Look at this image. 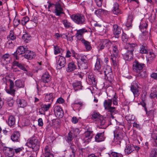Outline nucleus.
Returning a JSON list of instances; mask_svg holds the SVG:
<instances>
[{
  "label": "nucleus",
  "instance_id": "obj_1",
  "mask_svg": "<svg viewBox=\"0 0 157 157\" xmlns=\"http://www.w3.org/2000/svg\"><path fill=\"white\" fill-rule=\"evenodd\" d=\"M124 127V126L121 125L120 127H118L114 132V138L113 142L115 144H120L123 139L125 135L122 130Z\"/></svg>",
  "mask_w": 157,
  "mask_h": 157
},
{
  "label": "nucleus",
  "instance_id": "obj_2",
  "mask_svg": "<svg viewBox=\"0 0 157 157\" xmlns=\"http://www.w3.org/2000/svg\"><path fill=\"white\" fill-rule=\"evenodd\" d=\"M26 145L30 148H31L35 151L38 150L40 148L39 142L37 137L33 136L28 139Z\"/></svg>",
  "mask_w": 157,
  "mask_h": 157
},
{
  "label": "nucleus",
  "instance_id": "obj_3",
  "mask_svg": "<svg viewBox=\"0 0 157 157\" xmlns=\"http://www.w3.org/2000/svg\"><path fill=\"white\" fill-rule=\"evenodd\" d=\"M72 20L77 25H82L86 24V19L85 16L82 14L77 13L73 14L71 16Z\"/></svg>",
  "mask_w": 157,
  "mask_h": 157
},
{
  "label": "nucleus",
  "instance_id": "obj_4",
  "mask_svg": "<svg viewBox=\"0 0 157 157\" xmlns=\"http://www.w3.org/2000/svg\"><path fill=\"white\" fill-rule=\"evenodd\" d=\"M140 88L137 82L134 81L132 83L130 89L135 97H137L139 95L140 92Z\"/></svg>",
  "mask_w": 157,
  "mask_h": 157
},
{
  "label": "nucleus",
  "instance_id": "obj_5",
  "mask_svg": "<svg viewBox=\"0 0 157 157\" xmlns=\"http://www.w3.org/2000/svg\"><path fill=\"white\" fill-rule=\"evenodd\" d=\"M2 80L4 81H6L5 84L6 85L8 83H10L9 89H5L6 92L9 94L14 96L15 94V90L13 88L14 86L13 81L10 79L7 80L6 78H3Z\"/></svg>",
  "mask_w": 157,
  "mask_h": 157
},
{
  "label": "nucleus",
  "instance_id": "obj_6",
  "mask_svg": "<svg viewBox=\"0 0 157 157\" xmlns=\"http://www.w3.org/2000/svg\"><path fill=\"white\" fill-rule=\"evenodd\" d=\"M93 136L92 131L87 130L82 135L81 138L84 143H89Z\"/></svg>",
  "mask_w": 157,
  "mask_h": 157
},
{
  "label": "nucleus",
  "instance_id": "obj_7",
  "mask_svg": "<svg viewBox=\"0 0 157 157\" xmlns=\"http://www.w3.org/2000/svg\"><path fill=\"white\" fill-rule=\"evenodd\" d=\"M28 48L27 47L25 46H21L19 47L17 49V51L13 54L14 59L16 60L19 59L17 55H21L25 53Z\"/></svg>",
  "mask_w": 157,
  "mask_h": 157
},
{
  "label": "nucleus",
  "instance_id": "obj_8",
  "mask_svg": "<svg viewBox=\"0 0 157 157\" xmlns=\"http://www.w3.org/2000/svg\"><path fill=\"white\" fill-rule=\"evenodd\" d=\"M77 32L75 34V36L77 40L82 41L84 40L83 38V35L85 33H87L88 31L85 28H83L76 30Z\"/></svg>",
  "mask_w": 157,
  "mask_h": 157
},
{
  "label": "nucleus",
  "instance_id": "obj_9",
  "mask_svg": "<svg viewBox=\"0 0 157 157\" xmlns=\"http://www.w3.org/2000/svg\"><path fill=\"white\" fill-rule=\"evenodd\" d=\"M55 6L54 13L57 16H60L64 13L63 6L59 3H56Z\"/></svg>",
  "mask_w": 157,
  "mask_h": 157
},
{
  "label": "nucleus",
  "instance_id": "obj_10",
  "mask_svg": "<svg viewBox=\"0 0 157 157\" xmlns=\"http://www.w3.org/2000/svg\"><path fill=\"white\" fill-rule=\"evenodd\" d=\"M56 58L57 63V68L59 69L64 67L66 63L65 58L62 56L56 57Z\"/></svg>",
  "mask_w": 157,
  "mask_h": 157
},
{
  "label": "nucleus",
  "instance_id": "obj_11",
  "mask_svg": "<svg viewBox=\"0 0 157 157\" xmlns=\"http://www.w3.org/2000/svg\"><path fill=\"white\" fill-rule=\"evenodd\" d=\"M133 66L134 71L138 73L142 70L144 67V64L139 62L137 61H135L133 63Z\"/></svg>",
  "mask_w": 157,
  "mask_h": 157
},
{
  "label": "nucleus",
  "instance_id": "obj_12",
  "mask_svg": "<svg viewBox=\"0 0 157 157\" xmlns=\"http://www.w3.org/2000/svg\"><path fill=\"white\" fill-rule=\"evenodd\" d=\"M3 151L5 155L7 157H12L14 154L13 148L4 147Z\"/></svg>",
  "mask_w": 157,
  "mask_h": 157
},
{
  "label": "nucleus",
  "instance_id": "obj_13",
  "mask_svg": "<svg viewBox=\"0 0 157 157\" xmlns=\"http://www.w3.org/2000/svg\"><path fill=\"white\" fill-rule=\"evenodd\" d=\"M137 46L135 43H127L124 46L125 51L133 53L135 48Z\"/></svg>",
  "mask_w": 157,
  "mask_h": 157
},
{
  "label": "nucleus",
  "instance_id": "obj_14",
  "mask_svg": "<svg viewBox=\"0 0 157 157\" xmlns=\"http://www.w3.org/2000/svg\"><path fill=\"white\" fill-rule=\"evenodd\" d=\"M121 28L117 25L114 24L113 26V33L115 37L118 38L121 33Z\"/></svg>",
  "mask_w": 157,
  "mask_h": 157
},
{
  "label": "nucleus",
  "instance_id": "obj_15",
  "mask_svg": "<svg viewBox=\"0 0 157 157\" xmlns=\"http://www.w3.org/2000/svg\"><path fill=\"white\" fill-rule=\"evenodd\" d=\"M136 148L135 146L132 144H128L126 145L124 150L125 154L126 155H128L132 152Z\"/></svg>",
  "mask_w": 157,
  "mask_h": 157
},
{
  "label": "nucleus",
  "instance_id": "obj_16",
  "mask_svg": "<svg viewBox=\"0 0 157 157\" xmlns=\"http://www.w3.org/2000/svg\"><path fill=\"white\" fill-rule=\"evenodd\" d=\"M20 133L18 131L14 132L11 136V139L13 142H18L20 140Z\"/></svg>",
  "mask_w": 157,
  "mask_h": 157
},
{
  "label": "nucleus",
  "instance_id": "obj_17",
  "mask_svg": "<svg viewBox=\"0 0 157 157\" xmlns=\"http://www.w3.org/2000/svg\"><path fill=\"white\" fill-rule=\"evenodd\" d=\"M72 86L75 91L82 89V86L81 81H76L72 83Z\"/></svg>",
  "mask_w": 157,
  "mask_h": 157
},
{
  "label": "nucleus",
  "instance_id": "obj_18",
  "mask_svg": "<svg viewBox=\"0 0 157 157\" xmlns=\"http://www.w3.org/2000/svg\"><path fill=\"white\" fill-rule=\"evenodd\" d=\"M104 132L98 133L97 134L95 137V141L97 142H100L103 141L105 139L104 136Z\"/></svg>",
  "mask_w": 157,
  "mask_h": 157
},
{
  "label": "nucleus",
  "instance_id": "obj_19",
  "mask_svg": "<svg viewBox=\"0 0 157 157\" xmlns=\"http://www.w3.org/2000/svg\"><path fill=\"white\" fill-rule=\"evenodd\" d=\"M125 119L128 121V123L131 125L133 122H136V119L135 118V116L132 114L127 115L125 117Z\"/></svg>",
  "mask_w": 157,
  "mask_h": 157
},
{
  "label": "nucleus",
  "instance_id": "obj_20",
  "mask_svg": "<svg viewBox=\"0 0 157 157\" xmlns=\"http://www.w3.org/2000/svg\"><path fill=\"white\" fill-rule=\"evenodd\" d=\"M24 56L25 58L29 59H31L35 57L36 55L34 52L27 50L26 54Z\"/></svg>",
  "mask_w": 157,
  "mask_h": 157
},
{
  "label": "nucleus",
  "instance_id": "obj_21",
  "mask_svg": "<svg viewBox=\"0 0 157 157\" xmlns=\"http://www.w3.org/2000/svg\"><path fill=\"white\" fill-rule=\"evenodd\" d=\"M103 72H104L105 75L107 76L108 77V76L107 75L109 74H112V70L110 67L108 65H105L104 67V68L102 71H101V73L102 74Z\"/></svg>",
  "mask_w": 157,
  "mask_h": 157
},
{
  "label": "nucleus",
  "instance_id": "obj_22",
  "mask_svg": "<svg viewBox=\"0 0 157 157\" xmlns=\"http://www.w3.org/2000/svg\"><path fill=\"white\" fill-rule=\"evenodd\" d=\"M16 102L17 106L19 107L24 108L27 105V102L24 99L18 98L16 100Z\"/></svg>",
  "mask_w": 157,
  "mask_h": 157
},
{
  "label": "nucleus",
  "instance_id": "obj_23",
  "mask_svg": "<svg viewBox=\"0 0 157 157\" xmlns=\"http://www.w3.org/2000/svg\"><path fill=\"white\" fill-rule=\"evenodd\" d=\"M44 100L47 102L52 103L54 98L53 94L52 93L44 94Z\"/></svg>",
  "mask_w": 157,
  "mask_h": 157
},
{
  "label": "nucleus",
  "instance_id": "obj_24",
  "mask_svg": "<svg viewBox=\"0 0 157 157\" xmlns=\"http://www.w3.org/2000/svg\"><path fill=\"white\" fill-rule=\"evenodd\" d=\"M51 79L50 76L48 72H46L44 74L41 78L42 81L45 83H48Z\"/></svg>",
  "mask_w": 157,
  "mask_h": 157
},
{
  "label": "nucleus",
  "instance_id": "obj_25",
  "mask_svg": "<svg viewBox=\"0 0 157 157\" xmlns=\"http://www.w3.org/2000/svg\"><path fill=\"white\" fill-rule=\"evenodd\" d=\"M112 12L113 14L116 15L121 13V12L119 8V5L118 3L115 2L114 3Z\"/></svg>",
  "mask_w": 157,
  "mask_h": 157
},
{
  "label": "nucleus",
  "instance_id": "obj_26",
  "mask_svg": "<svg viewBox=\"0 0 157 157\" xmlns=\"http://www.w3.org/2000/svg\"><path fill=\"white\" fill-rule=\"evenodd\" d=\"M118 43L116 41H115L112 46L113 54L114 56H117L118 55L119 51L118 49Z\"/></svg>",
  "mask_w": 157,
  "mask_h": 157
},
{
  "label": "nucleus",
  "instance_id": "obj_27",
  "mask_svg": "<svg viewBox=\"0 0 157 157\" xmlns=\"http://www.w3.org/2000/svg\"><path fill=\"white\" fill-rule=\"evenodd\" d=\"M125 53L123 54V57L126 60H131L133 57V53L125 51Z\"/></svg>",
  "mask_w": 157,
  "mask_h": 157
},
{
  "label": "nucleus",
  "instance_id": "obj_28",
  "mask_svg": "<svg viewBox=\"0 0 157 157\" xmlns=\"http://www.w3.org/2000/svg\"><path fill=\"white\" fill-rule=\"evenodd\" d=\"M76 68V65L74 62H72L69 63L68 65V67L67 69V72H70L74 71Z\"/></svg>",
  "mask_w": 157,
  "mask_h": 157
},
{
  "label": "nucleus",
  "instance_id": "obj_29",
  "mask_svg": "<svg viewBox=\"0 0 157 157\" xmlns=\"http://www.w3.org/2000/svg\"><path fill=\"white\" fill-rule=\"evenodd\" d=\"M147 60L149 63H150L155 59V55L153 52H149L148 53H147Z\"/></svg>",
  "mask_w": 157,
  "mask_h": 157
},
{
  "label": "nucleus",
  "instance_id": "obj_30",
  "mask_svg": "<svg viewBox=\"0 0 157 157\" xmlns=\"http://www.w3.org/2000/svg\"><path fill=\"white\" fill-rule=\"evenodd\" d=\"M133 19V17L132 14H130L128 16L127 21L126 23L127 27H131L132 25V22Z\"/></svg>",
  "mask_w": 157,
  "mask_h": 157
},
{
  "label": "nucleus",
  "instance_id": "obj_31",
  "mask_svg": "<svg viewBox=\"0 0 157 157\" xmlns=\"http://www.w3.org/2000/svg\"><path fill=\"white\" fill-rule=\"evenodd\" d=\"M112 100L110 99H108L105 100L104 102V106L105 109H109L111 107L112 104Z\"/></svg>",
  "mask_w": 157,
  "mask_h": 157
},
{
  "label": "nucleus",
  "instance_id": "obj_32",
  "mask_svg": "<svg viewBox=\"0 0 157 157\" xmlns=\"http://www.w3.org/2000/svg\"><path fill=\"white\" fill-rule=\"evenodd\" d=\"M88 78L89 81L90 83L92 84L93 85H96L97 84V81L94 75L92 74H90L88 75Z\"/></svg>",
  "mask_w": 157,
  "mask_h": 157
},
{
  "label": "nucleus",
  "instance_id": "obj_33",
  "mask_svg": "<svg viewBox=\"0 0 157 157\" xmlns=\"http://www.w3.org/2000/svg\"><path fill=\"white\" fill-rule=\"evenodd\" d=\"M140 53L141 54H147L148 50L147 47L145 44L140 46L139 49Z\"/></svg>",
  "mask_w": 157,
  "mask_h": 157
},
{
  "label": "nucleus",
  "instance_id": "obj_34",
  "mask_svg": "<svg viewBox=\"0 0 157 157\" xmlns=\"http://www.w3.org/2000/svg\"><path fill=\"white\" fill-rule=\"evenodd\" d=\"M81 41L84 44L87 51H89L91 49L92 47L91 46L90 42L85 39L82 40Z\"/></svg>",
  "mask_w": 157,
  "mask_h": 157
},
{
  "label": "nucleus",
  "instance_id": "obj_35",
  "mask_svg": "<svg viewBox=\"0 0 157 157\" xmlns=\"http://www.w3.org/2000/svg\"><path fill=\"white\" fill-rule=\"evenodd\" d=\"M101 116L98 113L94 112L91 115V118L95 121H98Z\"/></svg>",
  "mask_w": 157,
  "mask_h": 157
},
{
  "label": "nucleus",
  "instance_id": "obj_36",
  "mask_svg": "<svg viewBox=\"0 0 157 157\" xmlns=\"http://www.w3.org/2000/svg\"><path fill=\"white\" fill-rule=\"evenodd\" d=\"M13 66H17L20 69L24 71H27V69L25 68L24 65L21 63H19L17 61H14L13 63Z\"/></svg>",
  "mask_w": 157,
  "mask_h": 157
},
{
  "label": "nucleus",
  "instance_id": "obj_37",
  "mask_svg": "<svg viewBox=\"0 0 157 157\" xmlns=\"http://www.w3.org/2000/svg\"><path fill=\"white\" fill-rule=\"evenodd\" d=\"M114 42L113 41L111 42L107 40H104V44H105V47L108 49H109L110 47L112 46L113 45L114 43Z\"/></svg>",
  "mask_w": 157,
  "mask_h": 157
},
{
  "label": "nucleus",
  "instance_id": "obj_38",
  "mask_svg": "<svg viewBox=\"0 0 157 157\" xmlns=\"http://www.w3.org/2000/svg\"><path fill=\"white\" fill-rule=\"evenodd\" d=\"M106 110H108V112L111 113V116H110V118L114 119V117L113 116V114H115L117 111L116 110L115 108L114 107H112L111 106L109 108V109H107Z\"/></svg>",
  "mask_w": 157,
  "mask_h": 157
},
{
  "label": "nucleus",
  "instance_id": "obj_39",
  "mask_svg": "<svg viewBox=\"0 0 157 157\" xmlns=\"http://www.w3.org/2000/svg\"><path fill=\"white\" fill-rule=\"evenodd\" d=\"M22 39L25 43H28L31 40V36L28 34L25 33L23 35Z\"/></svg>",
  "mask_w": 157,
  "mask_h": 157
},
{
  "label": "nucleus",
  "instance_id": "obj_40",
  "mask_svg": "<svg viewBox=\"0 0 157 157\" xmlns=\"http://www.w3.org/2000/svg\"><path fill=\"white\" fill-rule=\"evenodd\" d=\"M15 123V119L13 116H10L8 119V124L12 126L14 125Z\"/></svg>",
  "mask_w": 157,
  "mask_h": 157
},
{
  "label": "nucleus",
  "instance_id": "obj_41",
  "mask_svg": "<svg viewBox=\"0 0 157 157\" xmlns=\"http://www.w3.org/2000/svg\"><path fill=\"white\" fill-rule=\"evenodd\" d=\"M147 22L145 21H142L140 23V24L139 26L140 28L141 31H144V29H146L147 26Z\"/></svg>",
  "mask_w": 157,
  "mask_h": 157
},
{
  "label": "nucleus",
  "instance_id": "obj_42",
  "mask_svg": "<svg viewBox=\"0 0 157 157\" xmlns=\"http://www.w3.org/2000/svg\"><path fill=\"white\" fill-rule=\"evenodd\" d=\"M51 105V103H49L47 104H42L41 105V108L44 111H47L50 108Z\"/></svg>",
  "mask_w": 157,
  "mask_h": 157
},
{
  "label": "nucleus",
  "instance_id": "obj_43",
  "mask_svg": "<svg viewBox=\"0 0 157 157\" xmlns=\"http://www.w3.org/2000/svg\"><path fill=\"white\" fill-rule=\"evenodd\" d=\"M62 22L64 25V27L66 29L72 27L71 23L67 20L64 19L62 20Z\"/></svg>",
  "mask_w": 157,
  "mask_h": 157
},
{
  "label": "nucleus",
  "instance_id": "obj_44",
  "mask_svg": "<svg viewBox=\"0 0 157 157\" xmlns=\"http://www.w3.org/2000/svg\"><path fill=\"white\" fill-rule=\"evenodd\" d=\"M10 40H14L16 38V35L14 34L13 31H10V34L8 37Z\"/></svg>",
  "mask_w": 157,
  "mask_h": 157
},
{
  "label": "nucleus",
  "instance_id": "obj_45",
  "mask_svg": "<svg viewBox=\"0 0 157 157\" xmlns=\"http://www.w3.org/2000/svg\"><path fill=\"white\" fill-rule=\"evenodd\" d=\"M16 86L19 88H23L24 86V83L21 80H17L15 81Z\"/></svg>",
  "mask_w": 157,
  "mask_h": 157
},
{
  "label": "nucleus",
  "instance_id": "obj_46",
  "mask_svg": "<svg viewBox=\"0 0 157 157\" xmlns=\"http://www.w3.org/2000/svg\"><path fill=\"white\" fill-rule=\"evenodd\" d=\"M54 111L55 113L56 114L58 115H60L62 112V109L59 106H56L55 107Z\"/></svg>",
  "mask_w": 157,
  "mask_h": 157
},
{
  "label": "nucleus",
  "instance_id": "obj_47",
  "mask_svg": "<svg viewBox=\"0 0 157 157\" xmlns=\"http://www.w3.org/2000/svg\"><path fill=\"white\" fill-rule=\"evenodd\" d=\"M73 138L74 137L73 136V133L71 132H70L68 134L66 140L68 143H71V141L73 140Z\"/></svg>",
  "mask_w": 157,
  "mask_h": 157
},
{
  "label": "nucleus",
  "instance_id": "obj_48",
  "mask_svg": "<svg viewBox=\"0 0 157 157\" xmlns=\"http://www.w3.org/2000/svg\"><path fill=\"white\" fill-rule=\"evenodd\" d=\"M6 47L8 48H13L14 46V44H13L12 40H9L6 43Z\"/></svg>",
  "mask_w": 157,
  "mask_h": 157
},
{
  "label": "nucleus",
  "instance_id": "obj_49",
  "mask_svg": "<svg viewBox=\"0 0 157 157\" xmlns=\"http://www.w3.org/2000/svg\"><path fill=\"white\" fill-rule=\"evenodd\" d=\"M151 91V92L150 96L151 98H153L155 97L157 94V92L155 89L152 88Z\"/></svg>",
  "mask_w": 157,
  "mask_h": 157
},
{
  "label": "nucleus",
  "instance_id": "obj_50",
  "mask_svg": "<svg viewBox=\"0 0 157 157\" xmlns=\"http://www.w3.org/2000/svg\"><path fill=\"white\" fill-rule=\"evenodd\" d=\"M151 138L155 142L154 145L157 146V134L154 133H152L151 135Z\"/></svg>",
  "mask_w": 157,
  "mask_h": 157
},
{
  "label": "nucleus",
  "instance_id": "obj_51",
  "mask_svg": "<svg viewBox=\"0 0 157 157\" xmlns=\"http://www.w3.org/2000/svg\"><path fill=\"white\" fill-rule=\"evenodd\" d=\"M79 68L81 69H86L88 67V63H81L80 66H78Z\"/></svg>",
  "mask_w": 157,
  "mask_h": 157
},
{
  "label": "nucleus",
  "instance_id": "obj_52",
  "mask_svg": "<svg viewBox=\"0 0 157 157\" xmlns=\"http://www.w3.org/2000/svg\"><path fill=\"white\" fill-rule=\"evenodd\" d=\"M108 31V28L107 27H104L99 30V32L103 34L107 33Z\"/></svg>",
  "mask_w": 157,
  "mask_h": 157
},
{
  "label": "nucleus",
  "instance_id": "obj_53",
  "mask_svg": "<svg viewBox=\"0 0 157 157\" xmlns=\"http://www.w3.org/2000/svg\"><path fill=\"white\" fill-rule=\"evenodd\" d=\"M54 49L55 55H56L60 53L61 49L59 46L54 45Z\"/></svg>",
  "mask_w": 157,
  "mask_h": 157
},
{
  "label": "nucleus",
  "instance_id": "obj_54",
  "mask_svg": "<svg viewBox=\"0 0 157 157\" xmlns=\"http://www.w3.org/2000/svg\"><path fill=\"white\" fill-rule=\"evenodd\" d=\"M101 68V66L100 65V62L99 60H98L97 61L95 65V70H96L100 71Z\"/></svg>",
  "mask_w": 157,
  "mask_h": 157
},
{
  "label": "nucleus",
  "instance_id": "obj_55",
  "mask_svg": "<svg viewBox=\"0 0 157 157\" xmlns=\"http://www.w3.org/2000/svg\"><path fill=\"white\" fill-rule=\"evenodd\" d=\"M105 47L104 44V40L100 42L99 45L98 47V48L99 51H101Z\"/></svg>",
  "mask_w": 157,
  "mask_h": 157
},
{
  "label": "nucleus",
  "instance_id": "obj_56",
  "mask_svg": "<svg viewBox=\"0 0 157 157\" xmlns=\"http://www.w3.org/2000/svg\"><path fill=\"white\" fill-rule=\"evenodd\" d=\"M117 56H112L111 58V60L112 61L113 64V66L115 67H116L117 65Z\"/></svg>",
  "mask_w": 157,
  "mask_h": 157
},
{
  "label": "nucleus",
  "instance_id": "obj_57",
  "mask_svg": "<svg viewBox=\"0 0 157 157\" xmlns=\"http://www.w3.org/2000/svg\"><path fill=\"white\" fill-rule=\"evenodd\" d=\"M29 20V18L28 17H24L21 21V23L23 25H25Z\"/></svg>",
  "mask_w": 157,
  "mask_h": 157
},
{
  "label": "nucleus",
  "instance_id": "obj_58",
  "mask_svg": "<svg viewBox=\"0 0 157 157\" xmlns=\"http://www.w3.org/2000/svg\"><path fill=\"white\" fill-rule=\"evenodd\" d=\"M122 155L120 153L112 152L111 153V157H122Z\"/></svg>",
  "mask_w": 157,
  "mask_h": 157
},
{
  "label": "nucleus",
  "instance_id": "obj_59",
  "mask_svg": "<svg viewBox=\"0 0 157 157\" xmlns=\"http://www.w3.org/2000/svg\"><path fill=\"white\" fill-rule=\"evenodd\" d=\"M13 148L14 149V153L15 152L17 154L20 152L24 149V148L22 147L17 148L14 147Z\"/></svg>",
  "mask_w": 157,
  "mask_h": 157
},
{
  "label": "nucleus",
  "instance_id": "obj_60",
  "mask_svg": "<svg viewBox=\"0 0 157 157\" xmlns=\"http://www.w3.org/2000/svg\"><path fill=\"white\" fill-rule=\"evenodd\" d=\"M139 75L142 78H145L147 76V74L145 71H140V72H138Z\"/></svg>",
  "mask_w": 157,
  "mask_h": 157
},
{
  "label": "nucleus",
  "instance_id": "obj_61",
  "mask_svg": "<svg viewBox=\"0 0 157 157\" xmlns=\"http://www.w3.org/2000/svg\"><path fill=\"white\" fill-rule=\"evenodd\" d=\"M150 157H157V152L155 150H152L150 153Z\"/></svg>",
  "mask_w": 157,
  "mask_h": 157
},
{
  "label": "nucleus",
  "instance_id": "obj_62",
  "mask_svg": "<svg viewBox=\"0 0 157 157\" xmlns=\"http://www.w3.org/2000/svg\"><path fill=\"white\" fill-rule=\"evenodd\" d=\"M98 121L100 124V125L101 126L105 125V120L102 117H101V118H100Z\"/></svg>",
  "mask_w": 157,
  "mask_h": 157
},
{
  "label": "nucleus",
  "instance_id": "obj_63",
  "mask_svg": "<svg viewBox=\"0 0 157 157\" xmlns=\"http://www.w3.org/2000/svg\"><path fill=\"white\" fill-rule=\"evenodd\" d=\"M20 20L15 17L13 21V24L14 26H17L20 23Z\"/></svg>",
  "mask_w": 157,
  "mask_h": 157
},
{
  "label": "nucleus",
  "instance_id": "obj_64",
  "mask_svg": "<svg viewBox=\"0 0 157 157\" xmlns=\"http://www.w3.org/2000/svg\"><path fill=\"white\" fill-rule=\"evenodd\" d=\"M80 59L82 62L81 63H88V60L86 56H81Z\"/></svg>",
  "mask_w": 157,
  "mask_h": 157
}]
</instances>
